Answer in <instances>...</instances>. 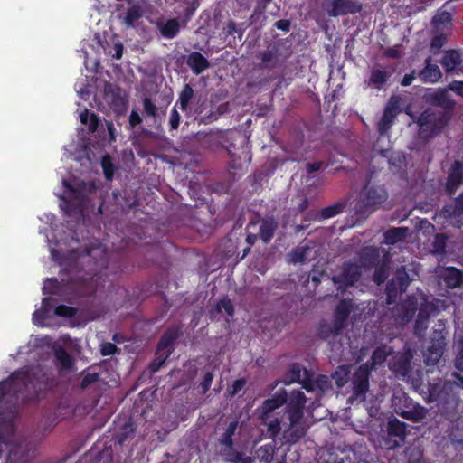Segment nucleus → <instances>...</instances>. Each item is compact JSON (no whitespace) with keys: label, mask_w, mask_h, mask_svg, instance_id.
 Listing matches in <instances>:
<instances>
[{"label":"nucleus","mask_w":463,"mask_h":463,"mask_svg":"<svg viewBox=\"0 0 463 463\" xmlns=\"http://www.w3.org/2000/svg\"><path fill=\"white\" fill-rule=\"evenodd\" d=\"M303 387L310 396L306 398L301 391H292L285 412L279 417L273 411L286 402L287 392L285 390L278 391L271 398L263 402L260 418L262 423L267 427L269 437L274 438L281 434L282 438L288 442L298 441L311 425L309 416L305 415L303 411L306 401L313 399V396L319 401L332 389L328 378L325 375L317 376L316 379L305 383Z\"/></svg>","instance_id":"obj_1"},{"label":"nucleus","mask_w":463,"mask_h":463,"mask_svg":"<svg viewBox=\"0 0 463 463\" xmlns=\"http://www.w3.org/2000/svg\"><path fill=\"white\" fill-rule=\"evenodd\" d=\"M64 192L59 195L68 205L61 204V209L71 211L72 208L79 209L81 213L86 201H90V195L95 192L96 185L90 183H84L79 180H62Z\"/></svg>","instance_id":"obj_2"},{"label":"nucleus","mask_w":463,"mask_h":463,"mask_svg":"<svg viewBox=\"0 0 463 463\" xmlns=\"http://www.w3.org/2000/svg\"><path fill=\"white\" fill-rule=\"evenodd\" d=\"M33 344L39 346L47 345L48 348L54 352L57 364L61 374L66 375L73 370V360L72 358L62 349V346L71 348L73 341L68 336L63 335L58 342L52 343V340L48 336L42 338H33Z\"/></svg>","instance_id":"obj_3"},{"label":"nucleus","mask_w":463,"mask_h":463,"mask_svg":"<svg viewBox=\"0 0 463 463\" xmlns=\"http://www.w3.org/2000/svg\"><path fill=\"white\" fill-rule=\"evenodd\" d=\"M43 307L36 310L33 316V323L39 326H56L60 322L57 317H71L75 314L74 308L65 305L53 307L48 298H43Z\"/></svg>","instance_id":"obj_4"},{"label":"nucleus","mask_w":463,"mask_h":463,"mask_svg":"<svg viewBox=\"0 0 463 463\" xmlns=\"http://www.w3.org/2000/svg\"><path fill=\"white\" fill-rule=\"evenodd\" d=\"M31 382L27 369L14 373L8 380L0 383V403L16 402L19 400L18 393Z\"/></svg>","instance_id":"obj_5"},{"label":"nucleus","mask_w":463,"mask_h":463,"mask_svg":"<svg viewBox=\"0 0 463 463\" xmlns=\"http://www.w3.org/2000/svg\"><path fill=\"white\" fill-rule=\"evenodd\" d=\"M392 405L397 414L414 422L422 420L427 414V410L424 407L412 403L403 392H396L393 395Z\"/></svg>","instance_id":"obj_6"},{"label":"nucleus","mask_w":463,"mask_h":463,"mask_svg":"<svg viewBox=\"0 0 463 463\" xmlns=\"http://www.w3.org/2000/svg\"><path fill=\"white\" fill-rule=\"evenodd\" d=\"M444 305L441 301L437 300L436 303L432 301H429V299L423 296L421 293L417 297H414L412 299H410L406 304V315L402 317V320L408 321L412 314L419 308L417 321L418 327L422 323L421 320H424L430 314L439 311L440 308H443Z\"/></svg>","instance_id":"obj_7"},{"label":"nucleus","mask_w":463,"mask_h":463,"mask_svg":"<svg viewBox=\"0 0 463 463\" xmlns=\"http://www.w3.org/2000/svg\"><path fill=\"white\" fill-rule=\"evenodd\" d=\"M418 124L420 135L423 138H427L441 129L447 124V118L440 113L436 114L431 110H426L420 116Z\"/></svg>","instance_id":"obj_8"},{"label":"nucleus","mask_w":463,"mask_h":463,"mask_svg":"<svg viewBox=\"0 0 463 463\" xmlns=\"http://www.w3.org/2000/svg\"><path fill=\"white\" fill-rule=\"evenodd\" d=\"M387 199V193L383 186L367 184L361 194L360 202L366 212L374 211Z\"/></svg>","instance_id":"obj_9"},{"label":"nucleus","mask_w":463,"mask_h":463,"mask_svg":"<svg viewBox=\"0 0 463 463\" xmlns=\"http://www.w3.org/2000/svg\"><path fill=\"white\" fill-rule=\"evenodd\" d=\"M274 455V445L269 443L260 447L253 459L239 453H232L226 458L232 463H270Z\"/></svg>","instance_id":"obj_10"},{"label":"nucleus","mask_w":463,"mask_h":463,"mask_svg":"<svg viewBox=\"0 0 463 463\" xmlns=\"http://www.w3.org/2000/svg\"><path fill=\"white\" fill-rule=\"evenodd\" d=\"M58 249L50 246L52 257L58 261L60 265H65L67 261L75 259V251L78 250V241L71 240L69 242L61 241L57 242Z\"/></svg>","instance_id":"obj_11"},{"label":"nucleus","mask_w":463,"mask_h":463,"mask_svg":"<svg viewBox=\"0 0 463 463\" xmlns=\"http://www.w3.org/2000/svg\"><path fill=\"white\" fill-rule=\"evenodd\" d=\"M323 7L332 16L353 14L360 10V5L351 0H325Z\"/></svg>","instance_id":"obj_12"},{"label":"nucleus","mask_w":463,"mask_h":463,"mask_svg":"<svg viewBox=\"0 0 463 463\" xmlns=\"http://www.w3.org/2000/svg\"><path fill=\"white\" fill-rule=\"evenodd\" d=\"M368 374L369 367L367 364L362 365L355 373L353 385L354 392L352 398L355 401L362 402L365 398L368 390Z\"/></svg>","instance_id":"obj_13"},{"label":"nucleus","mask_w":463,"mask_h":463,"mask_svg":"<svg viewBox=\"0 0 463 463\" xmlns=\"http://www.w3.org/2000/svg\"><path fill=\"white\" fill-rule=\"evenodd\" d=\"M104 99L115 111L122 112L126 109V93L124 90L108 84L104 89Z\"/></svg>","instance_id":"obj_14"},{"label":"nucleus","mask_w":463,"mask_h":463,"mask_svg":"<svg viewBox=\"0 0 463 463\" xmlns=\"http://www.w3.org/2000/svg\"><path fill=\"white\" fill-rule=\"evenodd\" d=\"M401 105V99L399 97H392L388 102L384 110L383 116L378 123V130L380 132V138H383L387 130L390 128L392 119L398 112Z\"/></svg>","instance_id":"obj_15"},{"label":"nucleus","mask_w":463,"mask_h":463,"mask_svg":"<svg viewBox=\"0 0 463 463\" xmlns=\"http://www.w3.org/2000/svg\"><path fill=\"white\" fill-rule=\"evenodd\" d=\"M463 213V195L457 200L453 204L447 205L442 212L436 215L435 219L438 222H449L451 224H458L454 219Z\"/></svg>","instance_id":"obj_16"},{"label":"nucleus","mask_w":463,"mask_h":463,"mask_svg":"<svg viewBox=\"0 0 463 463\" xmlns=\"http://www.w3.org/2000/svg\"><path fill=\"white\" fill-rule=\"evenodd\" d=\"M437 274L439 277L443 279L449 288H457L463 283L462 273L455 268H439Z\"/></svg>","instance_id":"obj_17"},{"label":"nucleus","mask_w":463,"mask_h":463,"mask_svg":"<svg viewBox=\"0 0 463 463\" xmlns=\"http://www.w3.org/2000/svg\"><path fill=\"white\" fill-rule=\"evenodd\" d=\"M463 182V163L455 162L451 166L447 182V190L449 194L455 193L458 186Z\"/></svg>","instance_id":"obj_18"},{"label":"nucleus","mask_w":463,"mask_h":463,"mask_svg":"<svg viewBox=\"0 0 463 463\" xmlns=\"http://www.w3.org/2000/svg\"><path fill=\"white\" fill-rule=\"evenodd\" d=\"M143 14L144 10L139 4H129L126 12L120 14V19L127 27H133Z\"/></svg>","instance_id":"obj_19"},{"label":"nucleus","mask_w":463,"mask_h":463,"mask_svg":"<svg viewBox=\"0 0 463 463\" xmlns=\"http://www.w3.org/2000/svg\"><path fill=\"white\" fill-rule=\"evenodd\" d=\"M443 337L437 339L430 348L424 353L425 363L427 365H433L439 362L443 353Z\"/></svg>","instance_id":"obj_20"},{"label":"nucleus","mask_w":463,"mask_h":463,"mask_svg":"<svg viewBox=\"0 0 463 463\" xmlns=\"http://www.w3.org/2000/svg\"><path fill=\"white\" fill-rule=\"evenodd\" d=\"M87 255L93 259L99 266H103L106 263V249L98 241L90 243V246L87 249Z\"/></svg>","instance_id":"obj_21"},{"label":"nucleus","mask_w":463,"mask_h":463,"mask_svg":"<svg viewBox=\"0 0 463 463\" xmlns=\"http://www.w3.org/2000/svg\"><path fill=\"white\" fill-rule=\"evenodd\" d=\"M316 254L314 246H303L297 248L290 256V262L302 263L311 260Z\"/></svg>","instance_id":"obj_22"},{"label":"nucleus","mask_w":463,"mask_h":463,"mask_svg":"<svg viewBox=\"0 0 463 463\" xmlns=\"http://www.w3.org/2000/svg\"><path fill=\"white\" fill-rule=\"evenodd\" d=\"M360 274V267L356 264H351L343 269V272L336 278V282H342L347 286L353 285Z\"/></svg>","instance_id":"obj_23"},{"label":"nucleus","mask_w":463,"mask_h":463,"mask_svg":"<svg viewBox=\"0 0 463 463\" xmlns=\"http://www.w3.org/2000/svg\"><path fill=\"white\" fill-rule=\"evenodd\" d=\"M409 280H411V279H409L408 275L404 273L402 276H399L396 280H393L387 288V294H388V302H392V298L396 296L397 291H403L405 289V287L408 285Z\"/></svg>","instance_id":"obj_24"},{"label":"nucleus","mask_w":463,"mask_h":463,"mask_svg":"<svg viewBox=\"0 0 463 463\" xmlns=\"http://www.w3.org/2000/svg\"><path fill=\"white\" fill-rule=\"evenodd\" d=\"M187 63L196 74L201 73L209 66L207 60L199 52L191 53L188 57Z\"/></svg>","instance_id":"obj_25"},{"label":"nucleus","mask_w":463,"mask_h":463,"mask_svg":"<svg viewBox=\"0 0 463 463\" xmlns=\"http://www.w3.org/2000/svg\"><path fill=\"white\" fill-rule=\"evenodd\" d=\"M176 336L177 332L175 330H169L162 336L158 344V354L160 356H164V359L169 355V346L175 341Z\"/></svg>","instance_id":"obj_26"},{"label":"nucleus","mask_w":463,"mask_h":463,"mask_svg":"<svg viewBox=\"0 0 463 463\" xmlns=\"http://www.w3.org/2000/svg\"><path fill=\"white\" fill-rule=\"evenodd\" d=\"M277 228L275 221L271 218L264 219L260 225V234L264 242H268L273 236L274 231Z\"/></svg>","instance_id":"obj_27"},{"label":"nucleus","mask_w":463,"mask_h":463,"mask_svg":"<svg viewBox=\"0 0 463 463\" xmlns=\"http://www.w3.org/2000/svg\"><path fill=\"white\" fill-rule=\"evenodd\" d=\"M421 80L425 82H436L441 77V71L437 65L430 64L429 61L425 69L420 73Z\"/></svg>","instance_id":"obj_28"},{"label":"nucleus","mask_w":463,"mask_h":463,"mask_svg":"<svg viewBox=\"0 0 463 463\" xmlns=\"http://www.w3.org/2000/svg\"><path fill=\"white\" fill-rule=\"evenodd\" d=\"M411 358V354H408V353L396 355L395 359H398V362L397 363L396 362L390 363V368L392 371L397 372L401 374H405V373L407 372Z\"/></svg>","instance_id":"obj_29"},{"label":"nucleus","mask_w":463,"mask_h":463,"mask_svg":"<svg viewBox=\"0 0 463 463\" xmlns=\"http://www.w3.org/2000/svg\"><path fill=\"white\" fill-rule=\"evenodd\" d=\"M440 63L446 71H450L460 63V56L455 51L446 52Z\"/></svg>","instance_id":"obj_30"},{"label":"nucleus","mask_w":463,"mask_h":463,"mask_svg":"<svg viewBox=\"0 0 463 463\" xmlns=\"http://www.w3.org/2000/svg\"><path fill=\"white\" fill-rule=\"evenodd\" d=\"M408 233V229L400 227L387 231L384 234V241L387 244H394L402 241Z\"/></svg>","instance_id":"obj_31"},{"label":"nucleus","mask_w":463,"mask_h":463,"mask_svg":"<svg viewBox=\"0 0 463 463\" xmlns=\"http://www.w3.org/2000/svg\"><path fill=\"white\" fill-rule=\"evenodd\" d=\"M80 120L81 124L88 127V129L90 132L95 131L98 127V118L96 115L90 113L87 109H84V110L80 113Z\"/></svg>","instance_id":"obj_32"},{"label":"nucleus","mask_w":463,"mask_h":463,"mask_svg":"<svg viewBox=\"0 0 463 463\" xmlns=\"http://www.w3.org/2000/svg\"><path fill=\"white\" fill-rule=\"evenodd\" d=\"M349 313V305L346 302H342L336 308L335 311V327L336 329L341 328L344 326V322Z\"/></svg>","instance_id":"obj_33"},{"label":"nucleus","mask_w":463,"mask_h":463,"mask_svg":"<svg viewBox=\"0 0 463 463\" xmlns=\"http://www.w3.org/2000/svg\"><path fill=\"white\" fill-rule=\"evenodd\" d=\"M406 425L397 419L391 420L388 423V431L395 437H403L405 435Z\"/></svg>","instance_id":"obj_34"},{"label":"nucleus","mask_w":463,"mask_h":463,"mask_svg":"<svg viewBox=\"0 0 463 463\" xmlns=\"http://www.w3.org/2000/svg\"><path fill=\"white\" fill-rule=\"evenodd\" d=\"M179 31V24L176 20L172 19L167 21L165 24L161 27V33L165 37L172 38Z\"/></svg>","instance_id":"obj_35"},{"label":"nucleus","mask_w":463,"mask_h":463,"mask_svg":"<svg viewBox=\"0 0 463 463\" xmlns=\"http://www.w3.org/2000/svg\"><path fill=\"white\" fill-rule=\"evenodd\" d=\"M349 373L350 370L348 366H339L335 370L333 378L338 387H342L347 382Z\"/></svg>","instance_id":"obj_36"},{"label":"nucleus","mask_w":463,"mask_h":463,"mask_svg":"<svg viewBox=\"0 0 463 463\" xmlns=\"http://www.w3.org/2000/svg\"><path fill=\"white\" fill-rule=\"evenodd\" d=\"M391 353H392V349L388 346H382V347L377 348L373 352L372 358H371L373 365L382 364L386 359V357L389 354H391Z\"/></svg>","instance_id":"obj_37"},{"label":"nucleus","mask_w":463,"mask_h":463,"mask_svg":"<svg viewBox=\"0 0 463 463\" xmlns=\"http://www.w3.org/2000/svg\"><path fill=\"white\" fill-rule=\"evenodd\" d=\"M194 90L189 85H185L179 96L180 107L185 110L191 99L193 98Z\"/></svg>","instance_id":"obj_38"},{"label":"nucleus","mask_w":463,"mask_h":463,"mask_svg":"<svg viewBox=\"0 0 463 463\" xmlns=\"http://www.w3.org/2000/svg\"><path fill=\"white\" fill-rule=\"evenodd\" d=\"M101 166L104 172V175L107 180H111L114 175V165L111 162V158L109 156H105L101 161Z\"/></svg>","instance_id":"obj_39"},{"label":"nucleus","mask_w":463,"mask_h":463,"mask_svg":"<svg viewBox=\"0 0 463 463\" xmlns=\"http://www.w3.org/2000/svg\"><path fill=\"white\" fill-rule=\"evenodd\" d=\"M386 73L382 71H373L370 77V84L380 88L386 81Z\"/></svg>","instance_id":"obj_40"},{"label":"nucleus","mask_w":463,"mask_h":463,"mask_svg":"<svg viewBox=\"0 0 463 463\" xmlns=\"http://www.w3.org/2000/svg\"><path fill=\"white\" fill-rule=\"evenodd\" d=\"M238 422L237 421H232L225 432V435L222 439V443L227 447L231 448L232 446V436L234 434L236 429H237Z\"/></svg>","instance_id":"obj_41"},{"label":"nucleus","mask_w":463,"mask_h":463,"mask_svg":"<svg viewBox=\"0 0 463 463\" xmlns=\"http://www.w3.org/2000/svg\"><path fill=\"white\" fill-rule=\"evenodd\" d=\"M219 312H225L228 316L233 315V306L230 299H222L217 305Z\"/></svg>","instance_id":"obj_42"},{"label":"nucleus","mask_w":463,"mask_h":463,"mask_svg":"<svg viewBox=\"0 0 463 463\" xmlns=\"http://www.w3.org/2000/svg\"><path fill=\"white\" fill-rule=\"evenodd\" d=\"M59 285L55 279H47L43 287V294H52L58 290Z\"/></svg>","instance_id":"obj_43"},{"label":"nucleus","mask_w":463,"mask_h":463,"mask_svg":"<svg viewBox=\"0 0 463 463\" xmlns=\"http://www.w3.org/2000/svg\"><path fill=\"white\" fill-rule=\"evenodd\" d=\"M98 380V374L95 373H87L81 381V388H87Z\"/></svg>","instance_id":"obj_44"},{"label":"nucleus","mask_w":463,"mask_h":463,"mask_svg":"<svg viewBox=\"0 0 463 463\" xmlns=\"http://www.w3.org/2000/svg\"><path fill=\"white\" fill-rule=\"evenodd\" d=\"M446 237L443 234H438L434 241V251L441 252L445 248Z\"/></svg>","instance_id":"obj_45"},{"label":"nucleus","mask_w":463,"mask_h":463,"mask_svg":"<svg viewBox=\"0 0 463 463\" xmlns=\"http://www.w3.org/2000/svg\"><path fill=\"white\" fill-rule=\"evenodd\" d=\"M100 351L103 355H110L117 352V347L112 343H105L101 345Z\"/></svg>","instance_id":"obj_46"},{"label":"nucleus","mask_w":463,"mask_h":463,"mask_svg":"<svg viewBox=\"0 0 463 463\" xmlns=\"http://www.w3.org/2000/svg\"><path fill=\"white\" fill-rule=\"evenodd\" d=\"M9 422H10V420H8V421H5L0 417V446H2V444H5V446H7V444L5 440V438L3 437V430H5L7 431L10 430L11 425Z\"/></svg>","instance_id":"obj_47"},{"label":"nucleus","mask_w":463,"mask_h":463,"mask_svg":"<svg viewBox=\"0 0 463 463\" xmlns=\"http://www.w3.org/2000/svg\"><path fill=\"white\" fill-rule=\"evenodd\" d=\"M445 40L446 39L443 35L435 36L431 41V49L439 51L443 46Z\"/></svg>","instance_id":"obj_48"},{"label":"nucleus","mask_w":463,"mask_h":463,"mask_svg":"<svg viewBox=\"0 0 463 463\" xmlns=\"http://www.w3.org/2000/svg\"><path fill=\"white\" fill-rule=\"evenodd\" d=\"M257 225L256 223H250L247 227L248 229V236H247V242L250 245H252L256 241V234H254V230L256 229Z\"/></svg>","instance_id":"obj_49"},{"label":"nucleus","mask_w":463,"mask_h":463,"mask_svg":"<svg viewBox=\"0 0 463 463\" xmlns=\"http://www.w3.org/2000/svg\"><path fill=\"white\" fill-rule=\"evenodd\" d=\"M144 109L146 114L150 116H156L157 108L148 99H144Z\"/></svg>","instance_id":"obj_50"},{"label":"nucleus","mask_w":463,"mask_h":463,"mask_svg":"<svg viewBox=\"0 0 463 463\" xmlns=\"http://www.w3.org/2000/svg\"><path fill=\"white\" fill-rule=\"evenodd\" d=\"M449 90L458 93L460 96H463V82L454 81L449 84Z\"/></svg>","instance_id":"obj_51"},{"label":"nucleus","mask_w":463,"mask_h":463,"mask_svg":"<svg viewBox=\"0 0 463 463\" xmlns=\"http://www.w3.org/2000/svg\"><path fill=\"white\" fill-rule=\"evenodd\" d=\"M179 120H180L179 114L177 113V111L175 109H173L171 112V117H170L171 128L174 129L177 128V127L179 125Z\"/></svg>","instance_id":"obj_52"},{"label":"nucleus","mask_w":463,"mask_h":463,"mask_svg":"<svg viewBox=\"0 0 463 463\" xmlns=\"http://www.w3.org/2000/svg\"><path fill=\"white\" fill-rule=\"evenodd\" d=\"M245 384V381L244 380H237L234 382L232 387V390H231V393L232 395H235L237 394L244 386Z\"/></svg>","instance_id":"obj_53"},{"label":"nucleus","mask_w":463,"mask_h":463,"mask_svg":"<svg viewBox=\"0 0 463 463\" xmlns=\"http://www.w3.org/2000/svg\"><path fill=\"white\" fill-rule=\"evenodd\" d=\"M213 374L211 373H207L205 374L204 379H203V381L202 383V388H203V392H205L209 389V387H210V385H211V383L213 382Z\"/></svg>","instance_id":"obj_54"},{"label":"nucleus","mask_w":463,"mask_h":463,"mask_svg":"<svg viewBox=\"0 0 463 463\" xmlns=\"http://www.w3.org/2000/svg\"><path fill=\"white\" fill-rule=\"evenodd\" d=\"M140 122H141V118H140L139 114L137 111L133 110L129 117V124L131 125V127H135V126L138 125Z\"/></svg>","instance_id":"obj_55"},{"label":"nucleus","mask_w":463,"mask_h":463,"mask_svg":"<svg viewBox=\"0 0 463 463\" xmlns=\"http://www.w3.org/2000/svg\"><path fill=\"white\" fill-rule=\"evenodd\" d=\"M337 213H338L337 207H329V208L325 209L322 212V216L324 218H330V217L335 215Z\"/></svg>","instance_id":"obj_56"},{"label":"nucleus","mask_w":463,"mask_h":463,"mask_svg":"<svg viewBox=\"0 0 463 463\" xmlns=\"http://www.w3.org/2000/svg\"><path fill=\"white\" fill-rule=\"evenodd\" d=\"M439 21L440 22H447V23L449 22V14L446 13V12H443L440 14L436 15L433 18V23H438Z\"/></svg>","instance_id":"obj_57"},{"label":"nucleus","mask_w":463,"mask_h":463,"mask_svg":"<svg viewBox=\"0 0 463 463\" xmlns=\"http://www.w3.org/2000/svg\"><path fill=\"white\" fill-rule=\"evenodd\" d=\"M107 129H108L109 135L110 137V139L111 140H115L116 130H115V128L113 126V123L107 122Z\"/></svg>","instance_id":"obj_58"},{"label":"nucleus","mask_w":463,"mask_h":463,"mask_svg":"<svg viewBox=\"0 0 463 463\" xmlns=\"http://www.w3.org/2000/svg\"><path fill=\"white\" fill-rule=\"evenodd\" d=\"M307 167L308 172H315L321 167V163L307 164Z\"/></svg>","instance_id":"obj_59"},{"label":"nucleus","mask_w":463,"mask_h":463,"mask_svg":"<svg viewBox=\"0 0 463 463\" xmlns=\"http://www.w3.org/2000/svg\"><path fill=\"white\" fill-rule=\"evenodd\" d=\"M385 278H386L385 274L382 271H378L375 274V281L377 282V284H381L382 282H383Z\"/></svg>","instance_id":"obj_60"},{"label":"nucleus","mask_w":463,"mask_h":463,"mask_svg":"<svg viewBox=\"0 0 463 463\" xmlns=\"http://www.w3.org/2000/svg\"><path fill=\"white\" fill-rule=\"evenodd\" d=\"M413 76L412 75H405L402 80V84L403 86H408L412 82Z\"/></svg>","instance_id":"obj_61"},{"label":"nucleus","mask_w":463,"mask_h":463,"mask_svg":"<svg viewBox=\"0 0 463 463\" xmlns=\"http://www.w3.org/2000/svg\"><path fill=\"white\" fill-rule=\"evenodd\" d=\"M77 92L83 99H87V97L90 95L89 90L77 89Z\"/></svg>","instance_id":"obj_62"},{"label":"nucleus","mask_w":463,"mask_h":463,"mask_svg":"<svg viewBox=\"0 0 463 463\" xmlns=\"http://www.w3.org/2000/svg\"><path fill=\"white\" fill-rule=\"evenodd\" d=\"M276 24H277L278 28L285 30V31H287L288 28V24L287 22H285V21H282V20L277 22Z\"/></svg>","instance_id":"obj_63"},{"label":"nucleus","mask_w":463,"mask_h":463,"mask_svg":"<svg viewBox=\"0 0 463 463\" xmlns=\"http://www.w3.org/2000/svg\"><path fill=\"white\" fill-rule=\"evenodd\" d=\"M456 367L458 370L463 371V355H460L456 359Z\"/></svg>","instance_id":"obj_64"}]
</instances>
